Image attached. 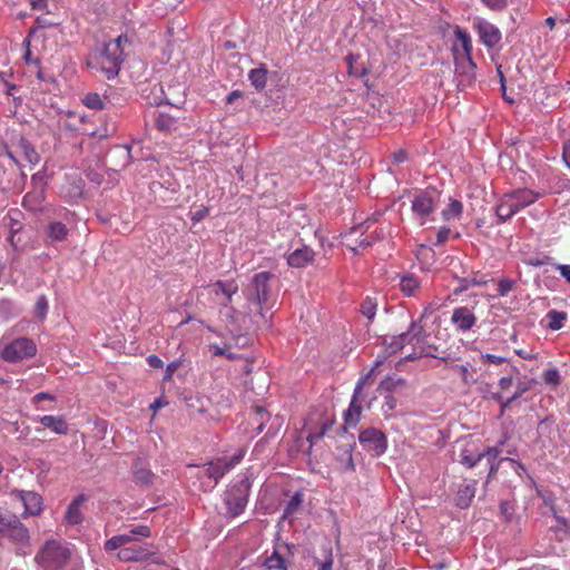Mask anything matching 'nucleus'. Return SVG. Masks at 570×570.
Here are the masks:
<instances>
[{"label": "nucleus", "instance_id": "obj_1", "mask_svg": "<svg viewBox=\"0 0 570 570\" xmlns=\"http://www.w3.org/2000/svg\"><path fill=\"white\" fill-rule=\"evenodd\" d=\"M405 345L412 346V352L405 354V361H413L422 356H433L424 345V330L420 322H412L409 330L397 336H392L387 344L391 354L402 351Z\"/></svg>", "mask_w": 570, "mask_h": 570}, {"label": "nucleus", "instance_id": "obj_2", "mask_svg": "<svg viewBox=\"0 0 570 570\" xmlns=\"http://www.w3.org/2000/svg\"><path fill=\"white\" fill-rule=\"evenodd\" d=\"M0 535L7 538L14 547L16 553L26 556L30 547L28 528L11 511L0 508Z\"/></svg>", "mask_w": 570, "mask_h": 570}, {"label": "nucleus", "instance_id": "obj_3", "mask_svg": "<svg viewBox=\"0 0 570 570\" xmlns=\"http://www.w3.org/2000/svg\"><path fill=\"white\" fill-rule=\"evenodd\" d=\"M119 42L120 40H110L104 43L101 50L90 58L88 66L100 68L108 79L115 78L119 73L126 56L122 49H119Z\"/></svg>", "mask_w": 570, "mask_h": 570}, {"label": "nucleus", "instance_id": "obj_4", "mask_svg": "<svg viewBox=\"0 0 570 570\" xmlns=\"http://www.w3.org/2000/svg\"><path fill=\"white\" fill-rule=\"evenodd\" d=\"M70 558L71 550L66 543L50 539L39 549L35 561L45 570H60L67 566Z\"/></svg>", "mask_w": 570, "mask_h": 570}, {"label": "nucleus", "instance_id": "obj_5", "mask_svg": "<svg viewBox=\"0 0 570 570\" xmlns=\"http://www.w3.org/2000/svg\"><path fill=\"white\" fill-rule=\"evenodd\" d=\"M249 494V483L245 480L229 487L224 495L226 515L236 518L242 514L247 505Z\"/></svg>", "mask_w": 570, "mask_h": 570}, {"label": "nucleus", "instance_id": "obj_6", "mask_svg": "<svg viewBox=\"0 0 570 570\" xmlns=\"http://www.w3.org/2000/svg\"><path fill=\"white\" fill-rule=\"evenodd\" d=\"M37 353V346L32 340L20 337L0 348V356L9 363L21 362L24 358L33 357Z\"/></svg>", "mask_w": 570, "mask_h": 570}, {"label": "nucleus", "instance_id": "obj_7", "mask_svg": "<svg viewBox=\"0 0 570 570\" xmlns=\"http://www.w3.org/2000/svg\"><path fill=\"white\" fill-rule=\"evenodd\" d=\"M381 364H382V361L376 360L373 367L365 375H363L358 379L356 386L354 389V394H353L352 401L350 403L347 411L345 412V422L347 424L356 425V423L360 421V416H361V412H362V406L358 403L360 394L365 385L373 382L375 373Z\"/></svg>", "mask_w": 570, "mask_h": 570}, {"label": "nucleus", "instance_id": "obj_8", "mask_svg": "<svg viewBox=\"0 0 570 570\" xmlns=\"http://www.w3.org/2000/svg\"><path fill=\"white\" fill-rule=\"evenodd\" d=\"M245 451L238 450L232 458H219L205 464V474L214 480L215 485L218 481L244 458Z\"/></svg>", "mask_w": 570, "mask_h": 570}, {"label": "nucleus", "instance_id": "obj_9", "mask_svg": "<svg viewBox=\"0 0 570 570\" xmlns=\"http://www.w3.org/2000/svg\"><path fill=\"white\" fill-rule=\"evenodd\" d=\"M273 275L269 272L257 273L250 283V289L253 293L248 296L249 301H254L259 305V314L264 317V306L269 301V281Z\"/></svg>", "mask_w": 570, "mask_h": 570}, {"label": "nucleus", "instance_id": "obj_10", "mask_svg": "<svg viewBox=\"0 0 570 570\" xmlns=\"http://www.w3.org/2000/svg\"><path fill=\"white\" fill-rule=\"evenodd\" d=\"M439 199L440 191L434 187H428L414 196L412 200V210L422 217H426L434 212Z\"/></svg>", "mask_w": 570, "mask_h": 570}, {"label": "nucleus", "instance_id": "obj_11", "mask_svg": "<svg viewBox=\"0 0 570 570\" xmlns=\"http://www.w3.org/2000/svg\"><path fill=\"white\" fill-rule=\"evenodd\" d=\"M453 55L455 60L458 87L463 90L474 83L476 65L472 58L460 59L456 46L453 47Z\"/></svg>", "mask_w": 570, "mask_h": 570}, {"label": "nucleus", "instance_id": "obj_12", "mask_svg": "<svg viewBox=\"0 0 570 570\" xmlns=\"http://www.w3.org/2000/svg\"><path fill=\"white\" fill-rule=\"evenodd\" d=\"M360 443L363 448L374 455H381L386 451L387 441L384 433L377 429L368 428L363 430L358 435Z\"/></svg>", "mask_w": 570, "mask_h": 570}, {"label": "nucleus", "instance_id": "obj_13", "mask_svg": "<svg viewBox=\"0 0 570 570\" xmlns=\"http://www.w3.org/2000/svg\"><path fill=\"white\" fill-rule=\"evenodd\" d=\"M208 288L209 294L215 296L219 305L229 311H234L232 307H229V303L232 302L233 296L238 292V284L234 279L217 281L208 286Z\"/></svg>", "mask_w": 570, "mask_h": 570}, {"label": "nucleus", "instance_id": "obj_14", "mask_svg": "<svg viewBox=\"0 0 570 570\" xmlns=\"http://www.w3.org/2000/svg\"><path fill=\"white\" fill-rule=\"evenodd\" d=\"M474 29L480 41L489 49L494 48L501 41V31L498 27L484 19L474 21Z\"/></svg>", "mask_w": 570, "mask_h": 570}, {"label": "nucleus", "instance_id": "obj_15", "mask_svg": "<svg viewBox=\"0 0 570 570\" xmlns=\"http://www.w3.org/2000/svg\"><path fill=\"white\" fill-rule=\"evenodd\" d=\"M153 556H155V551L150 549L149 544L126 547L117 553V558L124 562L146 561Z\"/></svg>", "mask_w": 570, "mask_h": 570}, {"label": "nucleus", "instance_id": "obj_16", "mask_svg": "<svg viewBox=\"0 0 570 570\" xmlns=\"http://www.w3.org/2000/svg\"><path fill=\"white\" fill-rule=\"evenodd\" d=\"M13 494L24 507L23 515H38L42 511V498L37 492L16 490Z\"/></svg>", "mask_w": 570, "mask_h": 570}, {"label": "nucleus", "instance_id": "obj_17", "mask_svg": "<svg viewBox=\"0 0 570 570\" xmlns=\"http://www.w3.org/2000/svg\"><path fill=\"white\" fill-rule=\"evenodd\" d=\"M451 323L460 332H468L476 324V316L466 306H460L453 309Z\"/></svg>", "mask_w": 570, "mask_h": 570}, {"label": "nucleus", "instance_id": "obj_18", "mask_svg": "<svg viewBox=\"0 0 570 570\" xmlns=\"http://www.w3.org/2000/svg\"><path fill=\"white\" fill-rule=\"evenodd\" d=\"M315 256L314 250L308 246L296 248L287 256V264L291 267L303 268L313 262Z\"/></svg>", "mask_w": 570, "mask_h": 570}, {"label": "nucleus", "instance_id": "obj_19", "mask_svg": "<svg viewBox=\"0 0 570 570\" xmlns=\"http://www.w3.org/2000/svg\"><path fill=\"white\" fill-rule=\"evenodd\" d=\"M476 490V481L471 480L468 483L463 484L455 497V504L460 509H466L471 505L473 498L475 495Z\"/></svg>", "mask_w": 570, "mask_h": 570}, {"label": "nucleus", "instance_id": "obj_20", "mask_svg": "<svg viewBox=\"0 0 570 570\" xmlns=\"http://www.w3.org/2000/svg\"><path fill=\"white\" fill-rule=\"evenodd\" d=\"M39 422L56 434H67L69 431L68 423L62 415H43L39 417Z\"/></svg>", "mask_w": 570, "mask_h": 570}, {"label": "nucleus", "instance_id": "obj_21", "mask_svg": "<svg viewBox=\"0 0 570 570\" xmlns=\"http://www.w3.org/2000/svg\"><path fill=\"white\" fill-rule=\"evenodd\" d=\"M510 199H513L512 203L518 206V209L529 206L533 204L538 198L539 194L532 191L531 189H517L509 194H507Z\"/></svg>", "mask_w": 570, "mask_h": 570}, {"label": "nucleus", "instance_id": "obj_22", "mask_svg": "<svg viewBox=\"0 0 570 570\" xmlns=\"http://www.w3.org/2000/svg\"><path fill=\"white\" fill-rule=\"evenodd\" d=\"M512 200L513 199H510L505 194L500 204L497 206L495 213L499 224L507 222L519 212L518 206L514 205Z\"/></svg>", "mask_w": 570, "mask_h": 570}, {"label": "nucleus", "instance_id": "obj_23", "mask_svg": "<svg viewBox=\"0 0 570 570\" xmlns=\"http://www.w3.org/2000/svg\"><path fill=\"white\" fill-rule=\"evenodd\" d=\"M360 232L358 227L352 228L348 234L345 235V246L352 250L353 253H357L360 248H366L371 246L375 238L370 235L358 240V244H353V236H356V234Z\"/></svg>", "mask_w": 570, "mask_h": 570}, {"label": "nucleus", "instance_id": "obj_24", "mask_svg": "<svg viewBox=\"0 0 570 570\" xmlns=\"http://www.w3.org/2000/svg\"><path fill=\"white\" fill-rule=\"evenodd\" d=\"M267 73L268 70L264 65L248 72V80L257 91H262L266 87Z\"/></svg>", "mask_w": 570, "mask_h": 570}, {"label": "nucleus", "instance_id": "obj_25", "mask_svg": "<svg viewBox=\"0 0 570 570\" xmlns=\"http://www.w3.org/2000/svg\"><path fill=\"white\" fill-rule=\"evenodd\" d=\"M18 153L29 164H37L39 161V155L35 147L23 137L18 142Z\"/></svg>", "mask_w": 570, "mask_h": 570}, {"label": "nucleus", "instance_id": "obj_26", "mask_svg": "<svg viewBox=\"0 0 570 570\" xmlns=\"http://www.w3.org/2000/svg\"><path fill=\"white\" fill-rule=\"evenodd\" d=\"M454 35H455L456 39L460 41L462 49H463L462 53L458 52L459 58L460 59L472 58V56H471L472 40H471L470 35L464 29H462L460 27L455 28Z\"/></svg>", "mask_w": 570, "mask_h": 570}, {"label": "nucleus", "instance_id": "obj_27", "mask_svg": "<svg viewBox=\"0 0 570 570\" xmlns=\"http://www.w3.org/2000/svg\"><path fill=\"white\" fill-rule=\"evenodd\" d=\"M68 228L60 222H52L47 227V238L51 242H62L68 236Z\"/></svg>", "mask_w": 570, "mask_h": 570}, {"label": "nucleus", "instance_id": "obj_28", "mask_svg": "<svg viewBox=\"0 0 570 570\" xmlns=\"http://www.w3.org/2000/svg\"><path fill=\"white\" fill-rule=\"evenodd\" d=\"M489 278L485 274H482L480 272H473L469 276L462 278L460 281V287L459 291L463 292L469 289L472 286H482L488 284Z\"/></svg>", "mask_w": 570, "mask_h": 570}, {"label": "nucleus", "instance_id": "obj_29", "mask_svg": "<svg viewBox=\"0 0 570 570\" xmlns=\"http://www.w3.org/2000/svg\"><path fill=\"white\" fill-rule=\"evenodd\" d=\"M124 547L128 543L135 542L137 537L149 538L151 530L148 525H137L132 528L128 533L118 534Z\"/></svg>", "mask_w": 570, "mask_h": 570}, {"label": "nucleus", "instance_id": "obj_30", "mask_svg": "<svg viewBox=\"0 0 570 570\" xmlns=\"http://www.w3.org/2000/svg\"><path fill=\"white\" fill-rule=\"evenodd\" d=\"M546 317L548 320V328L551 331H559L564 326V323L568 320V314L562 311L550 309Z\"/></svg>", "mask_w": 570, "mask_h": 570}, {"label": "nucleus", "instance_id": "obj_31", "mask_svg": "<svg viewBox=\"0 0 570 570\" xmlns=\"http://www.w3.org/2000/svg\"><path fill=\"white\" fill-rule=\"evenodd\" d=\"M400 289L406 296H415L420 289V281L413 275L402 276L400 279Z\"/></svg>", "mask_w": 570, "mask_h": 570}, {"label": "nucleus", "instance_id": "obj_32", "mask_svg": "<svg viewBox=\"0 0 570 570\" xmlns=\"http://www.w3.org/2000/svg\"><path fill=\"white\" fill-rule=\"evenodd\" d=\"M82 502V498L75 499L68 507L66 511V520L69 524L75 525L79 524L82 521V514L80 511V505Z\"/></svg>", "mask_w": 570, "mask_h": 570}, {"label": "nucleus", "instance_id": "obj_33", "mask_svg": "<svg viewBox=\"0 0 570 570\" xmlns=\"http://www.w3.org/2000/svg\"><path fill=\"white\" fill-rule=\"evenodd\" d=\"M303 500H304L303 492H301V491L295 492L294 495L288 500V502L286 503V505L284 508L283 519H288V518L293 517L294 514H296L301 509Z\"/></svg>", "mask_w": 570, "mask_h": 570}, {"label": "nucleus", "instance_id": "obj_34", "mask_svg": "<svg viewBox=\"0 0 570 570\" xmlns=\"http://www.w3.org/2000/svg\"><path fill=\"white\" fill-rule=\"evenodd\" d=\"M154 476V473L149 469L141 466L140 461L135 463L134 479L136 483L148 485L153 482Z\"/></svg>", "mask_w": 570, "mask_h": 570}, {"label": "nucleus", "instance_id": "obj_35", "mask_svg": "<svg viewBox=\"0 0 570 570\" xmlns=\"http://www.w3.org/2000/svg\"><path fill=\"white\" fill-rule=\"evenodd\" d=\"M43 180H39V191L37 193H28L23 199L22 205L31 210H36L38 205L43 200Z\"/></svg>", "mask_w": 570, "mask_h": 570}, {"label": "nucleus", "instance_id": "obj_36", "mask_svg": "<svg viewBox=\"0 0 570 570\" xmlns=\"http://www.w3.org/2000/svg\"><path fill=\"white\" fill-rule=\"evenodd\" d=\"M176 119L168 114L160 112L155 119V126L159 131L169 132L175 128Z\"/></svg>", "mask_w": 570, "mask_h": 570}, {"label": "nucleus", "instance_id": "obj_37", "mask_svg": "<svg viewBox=\"0 0 570 570\" xmlns=\"http://www.w3.org/2000/svg\"><path fill=\"white\" fill-rule=\"evenodd\" d=\"M358 58V56L348 55L346 57V63L348 67V73L351 76L361 78L367 73V69L357 62Z\"/></svg>", "mask_w": 570, "mask_h": 570}, {"label": "nucleus", "instance_id": "obj_38", "mask_svg": "<svg viewBox=\"0 0 570 570\" xmlns=\"http://www.w3.org/2000/svg\"><path fill=\"white\" fill-rule=\"evenodd\" d=\"M82 102L86 107L95 110H102L106 108L105 100L101 98V96L97 92H89L87 94Z\"/></svg>", "mask_w": 570, "mask_h": 570}, {"label": "nucleus", "instance_id": "obj_39", "mask_svg": "<svg viewBox=\"0 0 570 570\" xmlns=\"http://www.w3.org/2000/svg\"><path fill=\"white\" fill-rule=\"evenodd\" d=\"M377 299L375 297H366L361 304V313L368 320L373 321L376 309H377Z\"/></svg>", "mask_w": 570, "mask_h": 570}, {"label": "nucleus", "instance_id": "obj_40", "mask_svg": "<svg viewBox=\"0 0 570 570\" xmlns=\"http://www.w3.org/2000/svg\"><path fill=\"white\" fill-rule=\"evenodd\" d=\"M463 210L462 203L453 199L449 206L442 212L443 218L450 220L452 218L460 217Z\"/></svg>", "mask_w": 570, "mask_h": 570}, {"label": "nucleus", "instance_id": "obj_41", "mask_svg": "<svg viewBox=\"0 0 570 570\" xmlns=\"http://www.w3.org/2000/svg\"><path fill=\"white\" fill-rule=\"evenodd\" d=\"M264 566L269 570H282L285 569V560L277 551H274L266 558Z\"/></svg>", "mask_w": 570, "mask_h": 570}, {"label": "nucleus", "instance_id": "obj_42", "mask_svg": "<svg viewBox=\"0 0 570 570\" xmlns=\"http://www.w3.org/2000/svg\"><path fill=\"white\" fill-rule=\"evenodd\" d=\"M404 385H405V381L403 379L387 376L380 383L379 389L381 391L392 392V391L396 390L397 387H401Z\"/></svg>", "mask_w": 570, "mask_h": 570}, {"label": "nucleus", "instance_id": "obj_43", "mask_svg": "<svg viewBox=\"0 0 570 570\" xmlns=\"http://www.w3.org/2000/svg\"><path fill=\"white\" fill-rule=\"evenodd\" d=\"M482 460V455L480 452L471 453L468 449L462 450L461 452V463L466 468L475 466Z\"/></svg>", "mask_w": 570, "mask_h": 570}, {"label": "nucleus", "instance_id": "obj_44", "mask_svg": "<svg viewBox=\"0 0 570 570\" xmlns=\"http://www.w3.org/2000/svg\"><path fill=\"white\" fill-rule=\"evenodd\" d=\"M528 390H529V387L524 383L519 384L514 394L511 397H509L507 401L501 403L500 416H502L505 413L507 409L509 407V405L511 403H513L515 400L521 397V395L523 393H525Z\"/></svg>", "mask_w": 570, "mask_h": 570}, {"label": "nucleus", "instance_id": "obj_45", "mask_svg": "<svg viewBox=\"0 0 570 570\" xmlns=\"http://www.w3.org/2000/svg\"><path fill=\"white\" fill-rule=\"evenodd\" d=\"M542 379L546 384L551 385L553 387L558 386L561 382L560 373L557 368H549L543 372Z\"/></svg>", "mask_w": 570, "mask_h": 570}, {"label": "nucleus", "instance_id": "obj_46", "mask_svg": "<svg viewBox=\"0 0 570 570\" xmlns=\"http://www.w3.org/2000/svg\"><path fill=\"white\" fill-rule=\"evenodd\" d=\"M515 282L509 278H500L498 281V295L507 296L513 288Z\"/></svg>", "mask_w": 570, "mask_h": 570}, {"label": "nucleus", "instance_id": "obj_47", "mask_svg": "<svg viewBox=\"0 0 570 570\" xmlns=\"http://www.w3.org/2000/svg\"><path fill=\"white\" fill-rule=\"evenodd\" d=\"M269 414L262 406H255V421L257 422V430L262 432L265 425V422L268 421Z\"/></svg>", "mask_w": 570, "mask_h": 570}, {"label": "nucleus", "instance_id": "obj_48", "mask_svg": "<svg viewBox=\"0 0 570 570\" xmlns=\"http://www.w3.org/2000/svg\"><path fill=\"white\" fill-rule=\"evenodd\" d=\"M333 422L330 421V420H326L323 424H322V428L316 431V432H311L307 436V440L309 441L311 444H313L314 442H316L317 440L322 439L324 436V434L326 433V431L332 426Z\"/></svg>", "mask_w": 570, "mask_h": 570}, {"label": "nucleus", "instance_id": "obj_49", "mask_svg": "<svg viewBox=\"0 0 570 570\" xmlns=\"http://www.w3.org/2000/svg\"><path fill=\"white\" fill-rule=\"evenodd\" d=\"M209 348H210L213 355H215V356H226L228 360H235V358L239 357L238 354L232 353L228 350L220 347L217 344L210 345Z\"/></svg>", "mask_w": 570, "mask_h": 570}, {"label": "nucleus", "instance_id": "obj_50", "mask_svg": "<svg viewBox=\"0 0 570 570\" xmlns=\"http://www.w3.org/2000/svg\"><path fill=\"white\" fill-rule=\"evenodd\" d=\"M48 312V301L46 296H40L36 303V314L40 320L46 318Z\"/></svg>", "mask_w": 570, "mask_h": 570}, {"label": "nucleus", "instance_id": "obj_51", "mask_svg": "<svg viewBox=\"0 0 570 570\" xmlns=\"http://www.w3.org/2000/svg\"><path fill=\"white\" fill-rule=\"evenodd\" d=\"M482 459L485 458L488 463H497L500 450L497 446H489L483 452H480Z\"/></svg>", "mask_w": 570, "mask_h": 570}, {"label": "nucleus", "instance_id": "obj_52", "mask_svg": "<svg viewBox=\"0 0 570 570\" xmlns=\"http://www.w3.org/2000/svg\"><path fill=\"white\" fill-rule=\"evenodd\" d=\"M481 2L494 11H501L508 6L507 0H481Z\"/></svg>", "mask_w": 570, "mask_h": 570}, {"label": "nucleus", "instance_id": "obj_53", "mask_svg": "<svg viewBox=\"0 0 570 570\" xmlns=\"http://www.w3.org/2000/svg\"><path fill=\"white\" fill-rule=\"evenodd\" d=\"M122 548H124V544H122L119 535H114L112 538L107 540L105 543L106 551H114V550L122 549Z\"/></svg>", "mask_w": 570, "mask_h": 570}, {"label": "nucleus", "instance_id": "obj_54", "mask_svg": "<svg viewBox=\"0 0 570 570\" xmlns=\"http://www.w3.org/2000/svg\"><path fill=\"white\" fill-rule=\"evenodd\" d=\"M209 213V209L205 206L198 207L195 212L191 213V220L194 223H198L204 219Z\"/></svg>", "mask_w": 570, "mask_h": 570}, {"label": "nucleus", "instance_id": "obj_55", "mask_svg": "<svg viewBox=\"0 0 570 570\" xmlns=\"http://www.w3.org/2000/svg\"><path fill=\"white\" fill-rule=\"evenodd\" d=\"M450 233H451V229L448 227L440 228L436 234L435 245H441V244L445 243L449 239Z\"/></svg>", "mask_w": 570, "mask_h": 570}, {"label": "nucleus", "instance_id": "obj_56", "mask_svg": "<svg viewBox=\"0 0 570 570\" xmlns=\"http://www.w3.org/2000/svg\"><path fill=\"white\" fill-rule=\"evenodd\" d=\"M115 40H120L119 49H122V52L127 55V48L131 45V39L128 35H120Z\"/></svg>", "mask_w": 570, "mask_h": 570}, {"label": "nucleus", "instance_id": "obj_57", "mask_svg": "<svg viewBox=\"0 0 570 570\" xmlns=\"http://www.w3.org/2000/svg\"><path fill=\"white\" fill-rule=\"evenodd\" d=\"M556 269L559 274L570 284V265L567 264H558Z\"/></svg>", "mask_w": 570, "mask_h": 570}, {"label": "nucleus", "instance_id": "obj_58", "mask_svg": "<svg viewBox=\"0 0 570 570\" xmlns=\"http://www.w3.org/2000/svg\"><path fill=\"white\" fill-rule=\"evenodd\" d=\"M147 363L149 366L154 368H161L164 366V362L161 361V358L155 354H151L147 357Z\"/></svg>", "mask_w": 570, "mask_h": 570}, {"label": "nucleus", "instance_id": "obj_59", "mask_svg": "<svg viewBox=\"0 0 570 570\" xmlns=\"http://www.w3.org/2000/svg\"><path fill=\"white\" fill-rule=\"evenodd\" d=\"M483 358L488 362V363H491V364H495V365H499V364H502L503 362H505V358L502 357V356H498V355H494V354H485L483 356Z\"/></svg>", "mask_w": 570, "mask_h": 570}, {"label": "nucleus", "instance_id": "obj_60", "mask_svg": "<svg viewBox=\"0 0 570 570\" xmlns=\"http://www.w3.org/2000/svg\"><path fill=\"white\" fill-rule=\"evenodd\" d=\"M42 400H50V401H53L56 400L55 395L52 394H49L47 392H39L37 393L33 397H32V402L33 403H38Z\"/></svg>", "mask_w": 570, "mask_h": 570}, {"label": "nucleus", "instance_id": "obj_61", "mask_svg": "<svg viewBox=\"0 0 570 570\" xmlns=\"http://www.w3.org/2000/svg\"><path fill=\"white\" fill-rule=\"evenodd\" d=\"M179 364L177 362H171L167 365L165 372V380H170L174 373L177 371Z\"/></svg>", "mask_w": 570, "mask_h": 570}, {"label": "nucleus", "instance_id": "obj_62", "mask_svg": "<svg viewBox=\"0 0 570 570\" xmlns=\"http://www.w3.org/2000/svg\"><path fill=\"white\" fill-rule=\"evenodd\" d=\"M562 158L566 165L570 168V140L563 145Z\"/></svg>", "mask_w": 570, "mask_h": 570}, {"label": "nucleus", "instance_id": "obj_63", "mask_svg": "<svg viewBox=\"0 0 570 570\" xmlns=\"http://www.w3.org/2000/svg\"><path fill=\"white\" fill-rule=\"evenodd\" d=\"M512 383H513V380L511 376H504V377L500 379L499 386L502 391H505L511 387Z\"/></svg>", "mask_w": 570, "mask_h": 570}, {"label": "nucleus", "instance_id": "obj_64", "mask_svg": "<svg viewBox=\"0 0 570 570\" xmlns=\"http://www.w3.org/2000/svg\"><path fill=\"white\" fill-rule=\"evenodd\" d=\"M395 163L400 164L406 160L407 154L405 150H397L393 154Z\"/></svg>", "mask_w": 570, "mask_h": 570}]
</instances>
